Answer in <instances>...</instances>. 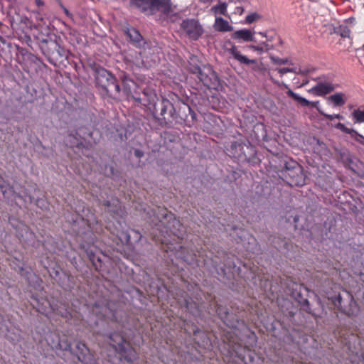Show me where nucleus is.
Returning a JSON list of instances; mask_svg holds the SVG:
<instances>
[{"label":"nucleus","mask_w":364,"mask_h":364,"mask_svg":"<svg viewBox=\"0 0 364 364\" xmlns=\"http://www.w3.org/2000/svg\"><path fill=\"white\" fill-rule=\"evenodd\" d=\"M35 1L38 6H41L44 5V2L43 0H35Z\"/></svg>","instance_id":"obj_58"},{"label":"nucleus","mask_w":364,"mask_h":364,"mask_svg":"<svg viewBox=\"0 0 364 364\" xmlns=\"http://www.w3.org/2000/svg\"><path fill=\"white\" fill-rule=\"evenodd\" d=\"M65 223L68 224L71 234L77 237L81 249L102 276L109 272V258L100 252L95 245L96 236L94 233V225H97L95 216L84 205V203L75 208V213H65ZM97 230V229H95Z\"/></svg>","instance_id":"obj_3"},{"label":"nucleus","mask_w":364,"mask_h":364,"mask_svg":"<svg viewBox=\"0 0 364 364\" xmlns=\"http://www.w3.org/2000/svg\"><path fill=\"white\" fill-rule=\"evenodd\" d=\"M0 191L2 193L4 198L8 200V202L10 200L9 196L11 195V202L13 200L20 199L24 203H35V205L41 210H46L49 208V203L44 196H38L37 198L35 199L27 191H24L22 193H16L13 187L6 184L5 181H0Z\"/></svg>","instance_id":"obj_19"},{"label":"nucleus","mask_w":364,"mask_h":364,"mask_svg":"<svg viewBox=\"0 0 364 364\" xmlns=\"http://www.w3.org/2000/svg\"><path fill=\"white\" fill-rule=\"evenodd\" d=\"M328 301L341 314L348 317L357 316L360 312L359 306L353 295L340 285L335 284L326 292Z\"/></svg>","instance_id":"obj_9"},{"label":"nucleus","mask_w":364,"mask_h":364,"mask_svg":"<svg viewBox=\"0 0 364 364\" xmlns=\"http://www.w3.org/2000/svg\"><path fill=\"white\" fill-rule=\"evenodd\" d=\"M104 205L113 219L106 221V230L115 236L122 245H126L130 250L134 249L135 245L141 240L142 235L139 231L127 228L125 224L121 221L125 216L126 211L120 201L116 198H112L105 200Z\"/></svg>","instance_id":"obj_6"},{"label":"nucleus","mask_w":364,"mask_h":364,"mask_svg":"<svg viewBox=\"0 0 364 364\" xmlns=\"http://www.w3.org/2000/svg\"><path fill=\"white\" fill-rule=\"evenodd\" d=\"M328 101L331 102L334 107H341L346 103L343 97V94L341 92H337L329 96Z\"/></svg>","instance_id":"obj_37"},{"label":"nucleus","mask_w":364,"mask_h":364,"mask_svg":"<svg viewBox=\"0 0 364 364\" xmlns=\"http://www.w3.org/2000/svg\"><path fill=\"white\" fill-rule=\"evenodd\" d=\"M213 0H199V1L202 4H210L213 1Z\"/></svg>","instance_id":"obj_61"},{"label":"nucleus","mask_w":364,"mask_h":364,"mask_svg":"<svg viewBox=\"0 0 364 364\" xmlns=\"http://www.w3.org/2000/svg\"><path fill=\"white\" fill-rule=\"evenodd\" d=\"M16 235L21 243L38 248L41 245L49 254H53L58 250V244L53 237H48L41 244L35 233L24 223H20L16 228Z\"/></svg>","instance_id":"obj_14"},{"label":"nucleus","mask_w":364,"mask_h":364,"mask_svg":"<svg viewBox=\"0 0 364 364\" xmlns=\"http://www.w3.org/2000/svg\"><path fill=\"white\" fill-rule=\"evenodd\" d=\"M277 71L280 74V75L282 76L284 74L289 73V68H281L277 69Z\"/></svg>","instance_id":"obj_53"},{"label":"nucleus","mask_w":364,"mask_h":364,"mask_svg":"<svg viewBox=\"0 0 364 364\" xmlns=\"http://www.w3.org/2000/svg\"><path fill=\"white\" fill-rule=\"evenodd\" d=\"M252 134L258 141H267L268 136L265 125L263 123H257L252 130Z\"/></svg>","instance_id":"obj_31"},{"label":"nucleus","mask_w":364,"mask_h":364,"mask_svg":"<svg viewBox=\"0 0 364 364\" xmlns=\"http://www.w3.org/2000/svg\"><path fill=\"white\" fill-rule=\"evenodd\" d=\"M215 28L220 32H228L233 31V26L230 25L228 21L222 17L215 18Z\"/></svg>","instance_id":"obj_33"},{"label":"nucleus","mask_w":364,"mask_h":364,"mask_svg":"<svg viewBox=\"0 0 364 364\" xmlns=\"http://www.w3.org/2000/svg\"><path fill=\"white\" fill-rule=\"evenodd\" d=\"M269 58L272 63L277 65L293 64L291 61H289V58H280L275 55H271Z\"/></svg>","instance_id":"obj_44"},{"label":"nucleus","mask_w":364,"mask_h":364,"mask_svg":"<svg viewBox=\"0 0 364 364\" xmlns=\"http://www.w3.org/2000/svg\"><path fill=\"white\" fill-rule=\"evenodd\" d=\"M26 262L23 260V257L20 256L17 257L14 256L11 266L18 272L28 282V285L34 289H41L43 280L32 270L31 268L26 267Z\"/></svg>","instance_id":"obj_21"},{"label":"nucleus","mask_w":364,"mask_h":364,"mask_svg":"<svg viewBox=\"0 0 364 364\" xmlns=\"http://www.w3.org/2000/svg\"><path fill=\"white\" fill-rule=\"evenodd\" d=\"M255 31L247 28H242L233 32L231 34V38L238 41L243 42H256L254 36Z\"/></svg>","instance_id":"obj_29"},{"label":"nucleus","mask_w":364,"mask_h":364,"mask_svg":"<svg viewBox=\"0 0 364 364\" xmlns=\"http://www.w3.org/2000/svg\"><path fill=\"white\" fill-rule=\"evenodd\" d=\"M351 115L355 123L361 124L364 122V110L360 109H354Z\"/></svg>","instance_id":"obj_41"},{"label":"nucleus","mask_w":364,"mask_h":364,"mask_svg":"<svg viewBox=\"0 0 364 364\" xmlns=\"http://www.w3.org/2000/svg\"><path fill=\"white\" fill-rule=\"evenodd\" d=\"M171 0H130V6L137 9L146 16H153L157 12L168 15L171 11Z\"/></svg>","instance_id":"obj_18"},{"label":"nucleus","mask_w":364,"mask_h":364,"mask_svg":"<svg viewBox=\"0 0 364 364\" xmlns=\"http://www.w3.org/2000/svg\"><path fill=\"white\" fill-rule=\"evenodd\" d=\"M282 169L279 171V176L289 186H302L305 184V177L299 164L285 156L282 161Z\"/></svg>","instance_id":"obj_16"},{"label":"nucleus","mask_w":364,"mask_h":364,"mask_svg":"<svg viewBox=\"0 0 364 364\" xmlns=\"http://www.w3.org/2000/svg\"><path fill=\"white\" fill-rule=\"evenodd\" d=\"M125 33L129 38V41L136 48H141L146 43L139 31L134 27L127 28Z\"/></svg>","instance_id":"obj_28"},{"label":"nucleus","mask_w":364,"mask_h":364,"mask_svg":"<svg viewBox=\"0 0 364 364\" xmlns=\"http://www.w3.org/2000/svg\"><path fill=\"white\" fill-rule=\"evenodd\" d=\"M181 29L192 41H197L203 33V28L198 21L193 18H187L181 23Z\"/></svg>","instance_id":"obj_24"},{"label":"nucleus","mask_w":364,"mask_h":364,"mask_svg":"<svg viewBox=\"0 0 364 364\" xmlns=\"http://www.w3.org/2000/svg\"><path fill=\"white\" fill-rule=\"evenodd\" d=\"M0 335L14 345L21 342V330L6 316L0 314Z\"/></svg>","instance_id":"obj_22"},{"label":"nucleus","mask_w":364,"mask_h":364,"mask_svg":"<svg viewBox=\"0 0 364 364\" xmlns=\"http://www.w3.org/2000/svg\"><path fill=\"white\" fill-rule=\"evenodd\" d=\"M229 53L240 63L243 65H251V70L254 72H260L262 70V63L255 59H249L239 51L235 46H232L229 50Z\"/></svg>","instance_id":"obj_25"},{"label":"nucleus","mask_w":364,"mask_h":364,"mask_svg":"<svg viewBox=\"0 0 364 364\" xmlns=\"http://www.w3.org/2000/svg\"><path fill=\"white\" fill-rule=\"evenodd\" d=\"M266 328L267 330L268 331H270L272 332H274L275 329H276V327H275V324L274 322H272L271 323L269 324H267L266 326Z\"/></svg>","instance_id":"obj_55"},{"label":"nucleus","mask_w":364,"mask_h":364,"mask_svg":"<svg viewBox=\"0 0 364 364\" xmlns=\"http://www.w3.org/2000/svg\"><path fill=\"white\" fill-rule=\"evenodd\" d=\"M9 21L12 26H18L23 24L28 26L29 18L25 15H21L20 14L15 12L14 15L9 16Z\"/></svg>","instance_id":"obj_35"},{"label":"nucleus","mask_w":364,"mask_h":364,"mask_svg":"<svg viewBox=\"0 0 364 364\" xmlns=\"http://www.w3.org/2000/svg\"><path fill=\"white\" fill-rule=\"evenodd\" d=\"M334 89V86L331 83L319 82L308 92L315 96H324L333 92Z\"/></svg>","instance_id":"obj_30"},{"label":"nucleus","mask_w":364,"mask_h":364,"mask_svg":"<svg viewBox=\"0 0 364 364\" xmlns=\"http://www.w3.org/2000/svg\"><path fill=\"white\" fill-rule=\"evenodd\" d=\"M92 135L93 129L90 125L81 126L69 133L65 137L64 143L68 146L81 150L82 154H85L84 149L89 150L92 144L96 143Z\"/></svg>","instance_id":"obj_15"},{"label":"nucleus","mask_w":364,"mask_h":364,"mask_svg":"<svg viewBox=\"0 0 364 364\" xmlns=\"http://www.w3.org/2000/svg\"><path fill=\"white\" fill-rule=\"evenodd\" d=\"M17 49L18 53L21 54L23 56L31 55V53H29L28 50L25 48L18 47Z\"/></svg>","instance_id":"obj_54"},{"label":"nucleus","mask_w":364,"mask_h":364,"mask_svg":"<svg viewBox=\"0 0 364 364\" xmlns=\"http://www.w3.org/2000/svg\"><path fill=\"white\" fill-rule=\"evenodd\" d=\"M345 21L347 23L353 24L355 21V18L354 17H350V18L346 19Z\"/></svg>","instance_id":"obj_57"},{"label":"nucleus","mask_w":364,"mask_h":364,"mask_svg":"<svg viewBox=\"0 0 364 364\" xmlns=\"http://www.w3.org/2000/svg\"><path fill=\"white\" fill-rule=\"evenodd\" d=\"M118 132L117 137L121 141H125L128 139L130 133H128V131L124 128H120L117 130Z\"/></svg>","instance_id":"obj_46"},{"label":"nucleus","mask_w":364,"mask_h":364,"mask_svg":"<svg viewBox=\"0 0 364 364\" xmlns=\"http://www.w3.org/2000/svg\"><path fill=\"white\" fill-rule=\"evenodd\" d=\"M134 154L136 158L141 159L144 156V152L139 149H136L134 151Z\"/></svg>","instance_id":"obj_51"},{"label":"nucleus","mask_w":364,"mask_h":364,"mask_svg":"<svg viewBox=\"0 0 364 364\" xmlns=\"http://www.w3.org/2000/svg\"><path fill=\"white\" fill-rule=\"evenodd\" d=\"M269 32H259L258 33L266 38Z\"/></svg>","instance_id":"obj_62"},{"label":"nucleus","mask_w":364,"mask_h":364,"mask_svg":"<svg viewBox=\"0 0 364 364\" xmlns=\"http://www.w3.org/2000/svg\"><path fill=\"white\" fill-rule=\"evenodd\" d=\"M275 46L276 45L274 43H269L262 41L257 45L249 46V48L254 51H257L259 54H262L274 49Z\"/></svg>","instance_id":"obj_32"},{"label":"nucleus","mask_w":364,"mask_h":364,"mask_svg":"<svg viewBox=\"0 0 364 364\" xmlns=\"http://www.w3.org/2000/svg\"><path fill=\"white\" fill-rule=\"evenodd\" d=\"M105 175L107 177L114 178L115 177V171L113 166L107 164L105 166L104 169Z\"/></svg>","instance_id":"obj_47"},{"label":"nucleus","mask_w":364,"mask_h":364,"mask_svg":"<svg viewBox=\"0 0 364 364\" xmlns=\"http://www.w3.org/2000/svg\"><path fill=\"white\" fill-rule=\"evenodd\" d=\"M317 111L318 112V113L323 116V117L328 120H333L335 119V117H334V114H327L326 112H324L322 109H321L320 108H317Z\"/></svg>","instance_id":"obj_49"},{"label":"nucleus","mask_w":364,"mask_h":364,"mask_svg":"<svg viewBox=\"0 0 364 364\" xmlns=\"http://www.w3.org/2000/svg\"><path fill=\"white\" fill-rule=\"evenodd\" d=\"M277 39L278 41V44L281 45L282 43V40L281 38L274 32H269L266 36V41L264 42L269 43H274V40Z\"/></svg>","instance_id":"obj_45"},{"label":"nucleus","mask_w":364,"mask_h":364,"mask_svg":"<svg viewBox=\"0 0 364 364\" xmlns=\"http://www.w3.org/2000/svg\"><path fill=\"white\" fill-rule=\"evenodd\" d=\"M228 4L226 2H220L212 8L215 14L226 15Z\"/></svg>","instance_id":"obj_42"},{"label":"nucleus","mask_w":364,"mask_h":364,"mask_svg":"<svg viewBox=\"0 0 364 364\" xmlns=\"http://www.w3.org/2000/svg\"><path fill=\"white\" fill-rule=\"evenodd\" d=\"M48 252H46L47 261L43 259L41 262L43 267L47 270L50 277L65 291H71L75 286V277L63 270L57 263L49 261Z\"/></svg>","instance_id":"obj_17"},{"label":"nucleus","mask_w":364,"mask_h":364,"mask_svg":"<svg viewBox=\"0 0 364 364\" xmlns=\"http://www.w3.org/2000/svg\"><path fill=\"white\" fill-rule=\"evenodd\" d=\"M289 73H292L298 75L299 68H297V67L289 68Z\"/></svg>","instance_id":"obj_56"},{"label":"nucleus","mask_w":364,"mask_h":364,"mask_svg":"<svg viewBox=\"0 0 364 364\" xmlns=\"http://www.w3.org/2000/svg\"><path fill=\"white\" fill-rule=\"evenodd\" d=\"M28 296L30 297L29 302L31 305L38 313L47 317H49L51 313H55L64 318L67 322L73 323V314L65 303L53 304L46 297L39 296L37 294L33 293H31Z\"/></svg>","instance_id":"obj_11"},{"label":"nucleus","mask_w":364,"mask_h":364,"mask_svg":"<svg viewBox=\"0 0 364 364\" xmlns=\"http://www.w3.org/2000/svg\"><path fill=\"white\" fill-rule=\"evenodd\" d=\"M259 18H260V16L257 13H256V12L251 13L246 16L245 22L248 24H250Z\"/></svg>","instance_id":"obj_48"},{"label":"nucleus","mask_w":364,"mask_h":364,"mask_svg":"<svg viewBox=\"0 0 364 364\" xmlns=\"http://www.w3.org/2000/svg\"><path fill=\"white\" fill-rule=\"evenodd\" d=\"M335 119H338L340 120H343L344 119V117L340 114H334Z\"/></svg>","instance_id":"obj_59"},{"label":"nucleus","mask_w":364,"mask_h":364,"mask_svg":"<svg viewBox=\"0 0 364 364\" xmlns=\"http://www.w3.org/2000/svg\"><path fill=\"white\" fill-rule=\"evenodd\" d=\"M119 77L124 92L137 106L147 107L161 127L172 128L178 124L191 127L196 121L197 114L188 103V97L181 100L176 95L171 100L159 97L154 89L139 86L128 74L122 73Z\"/></svg>","instance_id":"obj_2"},{"label":"nucleus","mask_w":364,"mask_h":364,"mask_svg":"<svg viewBox=\"0 0 364 364\" xmlns=\"http://www.w3.org/2000/svg\"><path fill=\"white\" fill-rule=\"evenodd\" d=\"M282 84L286 88L288 89V90L286 92L287 95L288 97H291L295 102H296L300 106H301L303 107H314L316 109L319 108L318 106L319 104L318 101L311 102V101L306 99L305 97L299 95L298 93L294 92L291 89H289L288 85H287L284 82Z\"/></svg>","instance_id":"obj_26"},{"label":"nucleus","mask_w":364,"mask_h":364,"mask_svg":"<svg viewBox=\"0 0 364 364\" xmlns=\"http://www.w3.org/2000/svg\"><path fill=\"white\" fill-rule=\"evenodd\" d=\"M353 138L357 141L360 142L361 144L364 145V136L358 133V136H354Z\"/></svg>","instance_id":"obj_52"},{"label":"nucleus","mask_w":364,"mask_h":364,"mask_svg":"<svg viewBox=\"0 0 364 364\" xmlns=\"http://www.w3.org/2000/svg\"><path fill=\"white\" fill-rule=\"evenodd\" d=\"M0 1L6 2L8 3V5L10 6L15 1V0H0Z\"/></svg>","instance_id":"obj_60"},{"label":"nucleus","mask_w":364,"mask_h":364,"mask_svg":"<svg viewBox=\"0 0 364 364\" xmlns=\"http://www.w3.org/2000/svg\"><path fill=\"white\" fill-rule=\"evenodd\" d=\"M294 297L296 301L300 304L304 311L309 314H314L311 309L309 299L306 297H304L301 291H296L294 294Z\"/></svg>","instance_id":"obj_34"},{"label":"nucleus","mask_w":364,"mask_h":364,"mask_svg":"<svg viewBox=\"0 0 364 364\" xmlns=\"http://www.w3.org/2000/svg\"><path fill=\"white\" fill-rule=\"evenodd\" d=\"M189 291H191L189 290ZM178 304L194 317H198L201 314V307L209 297L205 296L198 285H195L193 291L189 294L185 291L180 292L176 298Z\"/></svg>","instance_id":"obj_13"},{"label":"nucleus","mask_w":364,"mask_h":364,"mask_svg":"<svg viewBox=\"0 0 364 364\" xmlns=\"http://www.w3.org/2000/svg\"><path fill=\"white\" fill-rule=\"evenodd\" d=\"M117 311L107 306H100L95 304L92 307L90 325L97 328L96 332L103 336L114 352L119 356L120 360H124L129 364H133L139 359V355L121 333L112 331L117 321Z\"/></svg>","instance_id":"obj_5"},{"label":"nucleus","mask_w":364,"mask_h":364,"mask_svg":"<svg viewBox=\"0 0 364 364\" xmlns=\"http://www.w3.org/2000/svg\"><path fill=\"white\" fill-rule=\"evenodd\" d=\"M36 38L42 53L51 65L60 68L69 63L70 52L61 45L60 36L47 33H39Z\"/></svg>","instance_id":"obj_7"},{"label":"nucleus","mask_w":364,"mask_h":364,"mask_svg":"<svg viewBox=\"0 0 364 364\" xmlns=\"http://www.w3.org/2000/svg\"><path fill=\"white\" fill-rule=\"evenodd\" d=\"M352 364H364V353L355 352L352 350V355H349Z\"/></svg>","instance_id":"obj_40"},{"label":"nucleus","mask_w":364,"mask_h":364,"mask_svg":"<svg viewBox=\"0 0 364 364\" xmlns=\"http://www.w3.org/2000/svg\"><path fill=\"white\" fill-rule=\"evenodd\" d=\"M238 241L249 252L258 255L261 252V247L256 238L244 229L238 230L237 232Z\"/></svg>","instance_id":"obj_23"},{"label":"nucleus","mask_w":364,"mask_h":364,"mask_svg":"<svg viewBox=\"0 0 364 364\" xmlns=\"http://www.w3.org/2000/svg\"><path fill=\"white\" fill-rule=\"evenodd\" d=\"M46 340L53 350L70 351L75 354L78 360L83 364H97V361L90 353L89 348L82 342L76 343L75 348L73 349L71 343L67 338L61 337L59 334L53 332L46 335Z\"/></svg>","instance_id":"obj_10"},{"label":"nucleus","mask_w":364,"mask_h":364,"mask_svg":"<svg viewBox=\"0 0 364 364\" xmlns=\"http://www.w3.org/2000/svg\"><path fill=\"white\" fill-rule=\"evenodd\" d=\"M192 331L193 333V340L198 346L206 348L210 346V340L204 331L200 330L194 323L192 324Z\"/></svg>","instance_id":"obj_27"},{"label":"nucleus","mask_w":364,"mask_h":364,"mask_svg":"<svg viewBox=\"0 0 364 364\" xmlns=\"http://www.w3.org/2000/svg\"><path fill=\"white\" fill-rule=\"evenodd\" d=\"M313 71H314L313 69L299 68V73H298V75H303V76H306L309 73H311Z\"/></svg>","instance_id":"obj_50"},{"label":"nucleus","mask_w":364,"mask_h":364,"mask_svg":"<svg viewBox=\"0 0 364 364\" xmlns=\"http://www.w3.org/2000/svg\"><path fill=\"white\" fill-rule=\"evenodd\" d=\"M96 87L104 100L119 98L121 88L114 75L102 66L94 63L92 65Z\"/></svg>","instance_id":"obj_8"},{"label":"nucleus","mask_w":364,"mask_h":364,"mask_svg":"<svg viewBox=\"0 0 364 364\" xmlns=\"http://www.w3.org/2000/svg\"><path fill=\"white\" fill-rule=\"evenodd\" d=\"M159 218L157 229L161 237L160 240L167 246V253L171 252L170 257L173 255L176 258L192 266L203 265L211 276L232 289L237 287L238 278L250 282L254 286L257 284V274L250 262H242L237 258L228 255L222 264L221 259L217 256L200 258V252L197 256L193 250H189L181 245L180 241L186 235V229L174 214L164 210Z\"/></svg>","instance_id":"obj_1"},{"label":"nucleus","mask_w":364,"mask_h":364,"mask_svg":"<svg viewBox=\"0 0 364 364\" xmlns=\"http://www.w3.org/2000/svg\"><path fill=\"white\" fill-rule=\"evenodd\" d=\"M335 128L345 134H350L351 137L358 135V132L356 130L346 127L345 124L341 122L337 123L335 125Z\"/></svg>","instance_id":"obj_39"},{"label":"nucleus","mask_w":364,"mask_h":364,"mask_svg":"<svg viewBox=\"0 0 364 364\" xmlns=\"http://www.w3.org/2000/svg\"><path fill=\"white\" fill-rule=\"evenodd\" d=\"M150 287L156 289V292L159 294L164 289L167 291L166 287L161 282L159 278H157L156 281H153L150 284Z\"/></svg>","instance_id":"obj_43"},{"label":"nucleus","mask_w":364,"mask_h":364,"mask_svg":"<svg viewBox=\"0 0 364 364\" xmlns=\"http://www.w3.org/2000/svg\"><path fill=\"white\" fill-rule=\"evenodd\" d=\"M188 70L207 88L218 90L220 86V79L213 68L210 65L203 64L197 56L190 58Z\"/></svg>","instance_id":"obj_12"},{"label":"nucleus","mask_w":364,"mask_h":364,"mask_svg":"<svg viewBox=\"0 0 364 364\" xmlns=\"http://www.w3.org/2000/svg\"><path fill=\"white\" fill-rule=\"evenodd\" d=\"M360 277V279L364 282V272H361Z\"/></svg>","instance_id":"obj_64"},{"label":"nucleus","mask_w":364,"mask_h":364,"mask_svg":"<svg viewBox=\"0 0 364 364\" xmlns=\"http://www.w3.org/2000/svg\"><path fill=\"white\" fill-rule=\"evenodd\" d=\"M216 313L224 324L233 330L237 337V341L234 338L228 341L223 340L225 355L230 358H236L244 364H263L264 359L250 348L257 342L255 333L236 314L229 312L227 307L217 304Z\"/></svg>","instance_id":"obj_4"},{"label":"nucleus","mask_w":364,"mask_h":364,"mask_svg":"<svg viewBox=\"0 0 364 364\" xmlns=\"http://www.w3.org/2000/svg\"><path fill=\"white\" fill-rule=\"evenodd\" d=\"M333 33L341 36L342 38H349L350 31L346 25L339 24L333 28Z\"/></svg>","instance_id":"obj_36"},{"label":"nucleus","mask_w":364,"mask_h":364,"mask_svg":"<svg viewBox=\"0 0 364 364\" xmlns=\"http://www.w3.org/2000/svg\"><path fill=\"white\" fill-rule=\"evenodd\" d=\"M228 151L232 157L242 163L246 162L252 166L259 163L255 147L249 141L247 142L232 141Z\"/></svg>","instance_id":"obj_20"},{"label":"nucleus","mask_w":364,"mask_h":364,"mask_svg":"<svg viewBox=\"0 0 364 364\" xmlns=\"http://www.w3.org/2000/svg\"><path fill=\"white\" fill-rule=\"evenodd\" d=\"M63 10H64L65 14L67 16H69V15H70V12H69V11L68 10V9H66L65 7H63Z\"/></svg>","instance_id":"obj_63"},{"label":"nucleus","mask_w":364,"mask_h":364,"mask_svg":"<svg viewBox=\"0 0 364 364\" xmlns=\"http://www.w3.org/2000/svg\"><path fill=\"white\" fill-rule=\"evenodd\" d=\"M67 257L70 263L76 268H79L81 264L80 255L73 250L68 252Z\"/></svg>","instance_id":"obj_38"}]
</instances>
